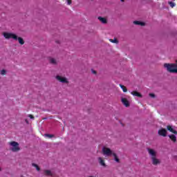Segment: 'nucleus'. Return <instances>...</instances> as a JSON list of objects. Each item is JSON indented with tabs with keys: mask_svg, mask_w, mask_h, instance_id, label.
<instances>
[{
	"mask_svg": "<svg viewBox=\"0 0 177 177\" xmlns=\"http://www.w3.org/2000/svg\"><path fill=\"white\" fill-rule=\"evenodd\" d=\"M112 156H113L115 161H116V162H120V159L118 158V156H117V154L115 153H113Z\"/></svg>",
	"mask_w": 177,
	"mask_h": 177,
	"instance_id": "a211bd4d",
	"label": "nucleus"
},
{
	"mask_svg": "<svg viewBox=\"0 0 177 177\" xmlns=\"http://www.w3.org/2000/svg\"><path fill=\"white\" fill-rule=\"evenodd\" d=\"M56 80L59 82H62V84H68V80H67L66 77H62L60 75H57Z\"/></svg>",
	"mask_w": 177,
	"mask_h": 177,
	"instance_id": "39448f33",
	"label": "nucleus"
},
{
	"mask_svg": "<svg viewBox=\"0 0 177 177\" xmlns=\"http://www.w3.org/2000/svg\"><path fill=\"white\" fill-rule=\"evenodd\" d=\"M0 171H1V167H0Z\"/></svg>",
	"mask_w": 177,
	"mask_h": 177,
	"instance_id": "7c9ffc66",
	"label": "nucleus"
},
{
	"mask_svg": "<svg viewBox=\"0 0 177 177\" xmlns=\"http://www.w3.org/2000/svg\"><path fill=\"white\" fill-rule=\"evenodd\" d=\"M109 41L113 44H118V40L117 39H111Z\"/></svg>",
	"mask_w": 177,
	"mask_h": 177,
	"instance_id": "412c9836",
	"label": "nucleus"
},
{
	"mask_svg": "<svg viewBox=\"0 0 177 177\" xmlns=\"http://www.w3.org/2000/svg\"><path fill=\"white\" fill-rule=\"evenodd\" d=\"M98 20H100V21L103 24H107V19L104 17H98Z\"/></svg>",
	"mask_w": 177,
	"mask_h": 177,
	"instance_id": "9b49d317",
	"label": "nucleus"
},
{
	"mask_svg": "<svg viewBox=\"0 0 177 177\" xmlns=\"http://www.w3.org/2000/svg\"><path fill=\"white\" fill-rule=\"evenodd\" d=\"M169 138L171 139L172 142H174V143L176 142V136L174 134L169 135Z\"/></svg>",
	"mask_w": 177,
	"mask_h": 177,
	"instance_id": "2eb2a0df",
	"label": "nucleus"
},
{
	"mask_svg": "<svg viewBox=\"0 0 177 177\" xmlns=\"http://www.w3.org/2000/svg\"><path fill=\"white\" fill-rule=\"evenodd\" d=\"M72 3V0H67L68 5H70Z\"/></svg>",
	"mask_w": 177,
	"mask_h": 177,
	"instance_id": "bb28decb",
	"label": "nucleus"
},
{
	"mask_svg": "<svg viewBox=\"0 0 177 177\" xmlns=\"http://www.w3.org/2000/svg\"><path fill=\"white\" fill-rule=\"evenodd\" d=\"M165 68H167V71L169 73H175L177 74V64H164Z\"/></svg>",
	"mask_w": 177,
	"mask_h": 177,
	"instance_id": "f03ea898",
	"label": "nucleus"
},
{
	"mask_svg": "<svg viewBox=\"0 0 177 177\" xmlns=\"http://www.w3.org/2000/svg\"><path fill=\"white\" fill-rule=\"evenodd\" d=\"M10 146H12V147L10 149L11 151H12L14 153H16L17 151H20V147L19 146V142L15 141H12L9 142Z\"/></svg>",
	"mask_w": 177,
	"mask_h": 177,
	"instance_id": "7ed1b4c3",
	"label": "nucleus"
},
{
	"mask_svg": "<svg viewBox=\"0 0 177 177\" xmlns=\"http://www.w3.org/2000/svg\"><path fill=\"white\" fill-rule=\"evenodd\" d=\"M92 73H93V74H96V71H93V70H92Z\"/></svg>",
	"mask_w": 177,
	"mask_h": 177,
	"instance_id": "cd10ccee",
	"label": "nucleus"
},
{
	"mask_svg": "<svg viewBox=\"0 0 177 177\" xmlns=\"http://www.w3.org/2000/svg\"><path fill=\"white\" fill-rule=\"evenodd\" d=\"M147 151H148L149 156H151V158L157 157V152H156V151H154V149L148 148Z\"/></svg>",
	"mask_w": 177,
	"mask_h": 177,
	"instance_id": "423d86ee",
	"label": "nucleus"
},
{
	"mask_svg": "<svg viewBox=\"0 0 177 177\" xmlns=\"http://www.w3.org/2000/svg\"><path fill=\"white\" fill-rule=\"evenodd\" d=\"M29 118H30L31 120H34V115L29 114L28 115Z\"/></svg>",
	"mask_w": 177,
	"mask_h": 177,
	"instance_id": "a878e982",
	"label": "nucleus"
},
{
	"mask_svg": "<svg viewBox=\"0 0 177 177\" xmlns=\"http://www.w3.org/2000/svg\"><path fill=\"white\" fill-rule=\"evenodd\" d=\"M122 103L126 107H129V101L127 98H122Z\"/></svg>",
	"mask_w": 177,
	"mask_h": 177,
	"instance_id": "6e6552de",
	"label": "nucleus"
},
{
	"mask_svg": "<svg viewBox=\"0 0 177 177\" xmlns=\"http://www.w3.org/2000/svg\"><path fill=\"white\" fill-rule=\"evenodd\" d=\"M167 131H169V132H171L172 133H174V135H177V131H176V130L172 128V126L168 125V126L167 127Z\"/></svg>",
	"mask_w": 177,
	"mask_h": 177,
	"instance_id": "1a4fd4ad",
	"label": "nucleus"
},
{
	"mask_svg": "<svg viewBox=\"0 0 177 177\" xmlns=\"http://www.w3.org/2000/svg\"><path fill=\"white\" fill-rule=\"evenodd\" d=\"M1 75H6V71L5 69L1 70Z\"/></svg>",
	"mask_w": 177,
	"mask_h": 177,
	"instance_id": "b1692460",
	"label": "nucleus"
},
{
	"mask_svg": "<svg viewBox=\"0 0 177 177\" xmlns=\"http://www.w3.org/2000/svg\"><path fill=\"white\" fill-rule=\"evenodd\" d=\"M158 135H160V136H163L164 138H165V136H167V129H161L158 131Z\"/></svg>",
	"mask_w": 177,
	"mask_h": 177,
	"instance_id": "0eeeda50",
	"label": "nucleus"
},
{
	"mask_svg": "<svg viewBox=\"0 0 177 177\" xmlns=\"http://www.w3.org/2000/svg\"><path fill=\"white\" fill-rule=\"evenodd\" d=\"M98 160H99L100 165H102V167H106V163L104 162V160H103V158H98Z\"/></svg>",
	"mask_w": 177,
	"mask_h": 177,
	"instance_id": "dca6fc26",
	"label": "nucleus"
},
{
	"mask_svg": "<svg viewBox=\"0 0 177 177\" xmlns=\"http://www.w3.org/2000/svg\"><path fill=\"white\" fill-rule=\"evenodd\" d=\"M44 175L45 176H53V174H52V171L50 170H44Z\"/></svg>",
	"mask_w": 177,
	"mask_h": 177,
	"instance_id": "ddd939ff",
	"label": "nucleus"
},
{
	"mask_svg": "<svg viewBox=\"0 0 177 177\" xmlns=\"http://www.w3.org/2000/svg\"><path fill=\"white\" fill-rule=\"evenodd\" d=\"M25 122H26V124H28V120L26 119Z\"/></svg>",
	"mask_w": 177,
	"mask_h": 177,
	"instance_id": "c85d7f7f",
	"label": "nucleus"
},
{
	"mask_svg": "<svg viewBox=\"0 0 177 177\" xmlns=\"http://www.w3.org/2000/svg\"><path fill=\"white\" fill-rule=\"evenodd\" d=\"M120 86L121 88V89H122L123 92H128V89L127 88V87L122 84H120Z\"/></svg>",
	"mask_w": 177,
	"mask_h": 177,
	"instance_id": "f3484780",
	"label": "nucleus"
},
{
	"mask_svg": "<svg viewBox=\"0 0 177 177\" xmlns=\"http://www.w3.org/2000/svg\"><path fill=\"white\" fill-rule=\"evenodd\" d=\"M32 167H35L36 168L37 171H41V168H39V166L35 163L32 164Z\"/></svg>",
	"mask_w": 177,
	"mask_h": 177,
	"instance_id": "6ab92c4d",
	"label": "nucleus"
},
{
	"mask_svg": "<svg viewBox=\"0 0 177 177\" xmlns=\"http://www.w3.org/2000/svg\"><path fill=\"white\" fill-rule=\"evenodd\" d=\"M102 152L104 156H111L113 155V151H111V149L110 148L104 147L102 148Z\"/></svg>",
	"mask_w": 177,
	"mask_h": 177,
	"instance_id": "20e7f679",
	"label": "nucleus"
},
{
	"mask_svg": "<svg viewBox=\"0 0 177 177\" xmlns=\"http://www.w3.org/2000/svg\"><path fill=\"white\" fill-rule=\"evenodd\" d=\"M49 62L51 64H56V59L54 58H50Z\"/></svg>",
	"mask_w": 177,
	"mask_h": 177,
	"instance_id": "aec40b11",
	"label": "nucleus"
},
{
	"mask_svg": "<svg viewBox=\"0 0 177 177\" xmlns=\"http://www.w3.org/2000/svg\"><path fill=\"white\" fill-rule=\"evenodd\" d=\"M168 3L171 6V8H174V6H176V4H175V3H174L172 1H169Z\"/></svg>",
	"mask_w": 177,
	"mask_h": 177,
	"instance_id": "5701e85b",
	"label": "nucleus"
},
{
	"mask_svg": "<svg viewBox=\"0 0 177 177\" xmlns=\"http://www.w3.org/2000/svg\"><path fill=\"white\" fill-rule=\"evenodd\" d=\"M133 24H136L137 26H145V24L140 21H134Z\"/></svg>",
	"mask_w": 177,
	"mask_h": 177,
	"instance_id": "4468645a",
	"label": "nucleus"
},
{
	"mask_svg": "<svg viewBox=\"0 0 177 177\" xmlns=\"http://www.w3.org/2000/svg\"><path fill=\"white\" fill-rule=\"evenodd\" d=\"M3 35L6 39H10L12 38V39H15V41H17L20 45H24V39L21 37H18L17 35H16L14 33H10V32H3Z\"/></svg>",
	"mask_w": 177,
	"mask_h": 177,
	"instance_id": "f257e3e1",
	"label": "nucleus"
},
{
	"mask_svg": "<svg viewBox=\"0 0 177 177\" xmlns=\"http://www.w3.org/2000/svg\"><path fill=\"white\" fill-rule=\"evenodd\" d=\"M131 95H133V96H137L138 97H142V94L136 91H132Z\"/></svg>",
	"mask_w": 177,
	"mask_h": 177,
	"instance_id": "f8f14e48",
	"label": "nucleus"
},
{
	"mask_svg": "<svg viewBox=\"0 0 177 177\" xmlns=\"http://www.w3.org/2000/svg\"><path fill=\"white\" fill-rule=\"evenodd\" d=\"M120 1H121V2H124V0H120Z\"/></svg>",
	"mask_w": 177,
	"mask_h": 177,
	"instance_id": "c756f323",
	"label": "nucleus"
},
{
	"mask_svg": "<svg viewBox=\"0 0 177 177\" xmlns=\"http://www.w3.org/2000/svg\"><path fill=\"white\" fill-rule=\"evenodd\" d=\"M149 96L153 98L156 97V95L154 93H149Z\"/></svg>",
	"mask_w": 177,
	"mask_h": 177,
	"instance_id": "393cba45",
	"label": "nucleus"
},
{
	"mask_svg": "<svg viewBox=\"0 0 177 177\" xmlns=\"http://www.w3.org/2000/svg\"><path fill=\"white\" fill-rule=\"evenodd\" d=\"M176 62H177V61H176Z\"/></svg>",
	"mask_w": 177,
	"mask_h": 177,
	"instance_id": "2f4dec72",
	"label": "nucleus"
},
{
	"mask_svg": "<svg viewBox=\"0 0 177 177\" xmlns=\"http://www.w3.org/2000/svg\"><path fill=\"white\" fill-rule=\"evenodd\" d=\"M152 160V164L153 165H158L160 164V160L157 159V157L151 158Z\"/></svg>",
	"mask_w": 177,
	"mask_h": 177,
	"instance_id": "9d476101",
	"label": "nucleus"
},
{
	"mask_svg": "<svg viewBox=\"0 0 177 177\" xmlns=\"http://www.w3.org/2000/svg\"><path fill=\"white\" fill-rule=\"evenodd\" d=\"M44 136H46L47 138H55V136L53 134L46 133L44 134Z\"/></svg>",
	"mask_w": 177,
	"mask_h": 177,
	"instance_id": "4be33fe9",
	"label": "nucleus"
}]
</instances>
